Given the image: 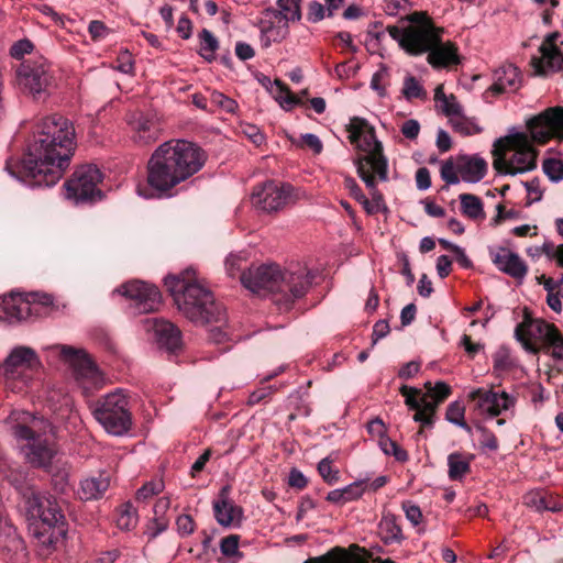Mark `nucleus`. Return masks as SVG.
Returning a JSON list of instances; mask_svg holds the SVG:
<instances>
[{
  "label": "nucleus",
  "mask_w": 563,
  "mask_h": 563,
  "mask_svg": "<svg viewBox=\"0 0 563 563\" xmlns=\"http://www.w3.org/2000/svg\"><path fill=\"white\" fill-rule=\"evenodd\" d=\"M33 47V43L30 40H20L11 46L10 55L14 58H22L25 54L31 53Z\"/></svg>",
  "instance_id": "0e129e2a"
},
{
  "label": "nucleus",
  "mask_w": 563,
  "mask_h": 563,
  "mask_svg": "<svg viewBox=\"0 0 563 563\" xmlns=\"http://www.w3.org/2000/svg\"><path fill=\"white\" fill-rule=\"evenodd\" d=\"M349 139L352 144L363 151L365 155L355 162L360 178L366 187L374 186V176L379 180H388V163L383 154V144L377 140L375 130L365 120H358L351 124Z\"/></svg>",
  "instance_id": "0eeeda50"
},
{
  "label": "nucleus",
  "mask_w": 563,
  "mask_h": 563,
  "mask_svg": "<svg viewBox=\"0 0 563 563\" xmlns=\"http://www.w3.org/2000/svg\"><path fill=\"white\" fill-rule=\"evenodd\" d=\"M371 191L372 199H367L366 196L360 201V203L363 206L365 211L368 214H376L379 211H382L384 206V200L382 194L376 188V180L374 179V186L367 187Z\"/></svg>",
  "instance_id": "c03bdc74"
},
{
  "label": "nucleus",
  "mask_w": 563,
  "mask_h": 563,
  "mask_svg": "<svg viewBox=\"0 0 563 563\" xmlns=\"http://www.w3.org/2000/svg\"><path fill=\"white\" fill-rule=\"evenodd\" d=\"M200 49L199 54L207 60H212L214 58V53L219 47L218 40L214 35L207 29H203L200 34Z\"/></svg>",
  "instance_id": "79ce46f5"
},
{
  "label": "nucleus",
  "mask_w": 563,
  "mask_h": 563,
  "mask_svg": "<svg viewBox=\"0 0 563 563\" xmlns=\"http://www.w3.org/2000/svg\"><path fill=\"white\" fill-rule=\"evenodd\" d=\"M556 333L559 331L553 324L541 319H533L528 312H525L522 322L515 330L516 339L522 343L527 351L532 352H536L532 341L548 344Z\"/></svg>",
  "instance_id": "a211bd4d"
},
{
  "label": "nucleus",
  "mask_w": 563,
  "mask_h": 563,
  "mask_svg": "<svg viewBox=\"0 0 563 563\" xmlns=\"http://www.w3.org/2000/svg\"><path fill=\"white\" fill-rule=\"evenodd\" d=\"M478 431L481 433V446L485 450L496 451L498 449V441L495 434L484 427H478Z\"/></svg>",
  "instance_id": "e2e57ef3"
},
{
  "label": "nucleus",
  "mask_w": 563,
  "mask_h": 563,
  "mask_svg": "<svg viewBox=\"0 0 563 563\" xmlns=\"http://www.w3.org/2000/svg\"><path fill=\"white\" fill-rule=\"evenodd\" d=\"M468 397L476 401L481 413L489 417H497L503 412L512 410L517 402V397L505 390L495 391L493 389L476 388L470 393Z\"/></svg>",
  "instance_id": "aec40b11"
},
{
  "label": "nucleus",
  "mask_w": 563,
  "mask_h": 563,
  "mask_svg": "<svg viewBox=\"0 0 563 563\" xmlns=\"http://www.w3.org/2000/svg\"><path fill=\"white\" fill-rule=\"evenodd\" d=\"M27 528L40 545L49 549L66 534L65 517L56 500L44 493L24 495Z\"/></svg>",
  "instance_id": "423d86ee"
},
{
  "label": "nucleus",
  "mask_w": 563,
  "mask_h": 563,
  "mask_svg": "<svg viewBox=\"0 0 563 563\" xmlns=\"http://www.w3.org/2000/svg\"><path fill=\"white\" fill-rule=\"evenodd\" d=\"M365 479H357L345 487L333 489L328 493L325 499L335 505H344L356 500L365 493Z\"/></svg>",
  "instance_id": "7c9ffc66"
},
{
  "label": "nucleus",
  "mask_w": 563,
  "mask_h": 563,
  "mask_svg": "<svg viewBox=\"0 0 563 563\" xmlns=\"http://www.w3.org/2000/svg\"><path fill=\"white\" fill-rule=\"evenodd\" d=\"M452 128L462 135L478 134L483 129L474 118H467L463 113L451 119Z\"/></svg>",
  "instance_id": "a19ab883"
},
{
  "label": "nucleus",
  "mask_w": 563,
  "mask_h": 563,
  "mask_svg": "<svg viewBox=\"0 0 563 563\" xmlns=\"http://www.w3.org/2000/svg\"><path fill=\"white\" fill-rule=\"evenodd\" d=\"M301 0H277L276 8H272L273 12L280 20H285L287 24L289 22L299 21L301 18L300 11Z\"/></svg>",
  "instance_id": "c9c22d12"
},
{
  "label": "nucleus",
  "mask_w": 563,
  "mask_h": 563,
  "mask_svg": "<svg viewBox=\"0 0 563 563\" xmlns=\"http://www.w3.org/2000/svg\"><path fill=\"white\" fill-rule=\"evenodd\" d=\"M110 486V477L106 473L87 477L80 482L78 495L82 500L101 498Z\"/></svg>",
  "instance_id": "c756f323"
},
{
  "label": "nucleus",
  "mask_w": 563,
  "mask_h": 563,
  "mask_svg": "<svg viewBox=\"0 0 563 563\" xmlns=\"http://www.w3.org/2000/svg\"><path fill=\"white\" fill-rule=\"evenodd\" d=\"M164 482L162 479L150 481L137 489L135 499L145 503L164 490Z\"/></svg>",
  "instance_id": "de8ad7c7"
},
{
  "label": "nucleus",
  "mask_w": 563,
  "mask_h": 563,
  "mask_svg": "<svg viewBox=\"0 0 563 563\" xmlns=\"http://www.w3.org/2000/svg\"><path fill=\"white\" fill-rule=\"evenodd\" d=\"M401 93L406 100L427 98L426 90L420 85V82L411 75L405 78Z\"/></svg>",
  "instance_id": "37998d69"
},
{
  "label": "nucleus",
  "mask_w": 563,
  "mask_h": 563,
  "mask_svg": "<svg viewBox=\"0 0 563 563\" xmlns=\"http://www.w3.org/2000/svg\"><path fill=\"white\" fill-rule=\"evenodd\" d=\"M292 187L288 184L278 185L275 181H266L256 187L252 192V203L265 212H274L283 209L290 200Z\"/></svg>",
  "instance_id": "f3484780"
},
{
  "label": "nucleus",
  "mask_w": 563,
  "mask_h": 563,
  "mask_svg": "<svg viewBox=\"0 0 563 563\" xmlns=\"http://www.w3.org/2000/svg\"><path fill=\"white\" fill-rule=\"evenodd\" d=\"M168 528V520L165 517L153 518L146 533L150 539L156 538Z\"/></svg>",
  "instance_id": "338daca9"
},
{
  "label": "nucleus",
  "mask_w": 563,
  "mask_h": 563,
  "mask_svg": "<svg viewBox=\"0 0 563 563\" xmlns=\"http://www.w3.org/2000/svg\"><path fill=\"white\" fill-rule=\"evenodd\" d=\"M51 423L33 417L30 424L18 423L13 427V435L19 441H25L20 451L33 467L52 471V464L57 456L55 444L46 437Z\"/></svg>",
  "instance_id": "1a4fd4ad"
},
{
  "label": "nucleus",
  "mask_w": 563,
  "mask_h": 563,
  "mask_svg": "<svg viewBox=\"0 0 563 563\" xmlns=\"http://www.w3.org/2000/svg\"><path fill=\"white\" fill-rule=\"evenodd\" d=\"M125 123L132 142L139 146H148L155 143L162 133L159 119L154 112L129 111L125 114Z\"/></svg>",
  "instance_id": "2eb2a0df"
},
{
  "label": "nucleus",
  "mask_w": 563,
  "mask_h": 563,
  "mask_svg": "<svg viewBox=\"0 0 563 563\" xmlns=\"http://www.w3.org/2000/svg\"><path fill=\"white\" fill-rule=\"evenodd\" d=\"M325 16V8L318 1H311L308 5L307 20L317 23Z\"/></svg>",
  "instance_id": "69168bd1"
},
{
  "label": "nucleus",
  "mask_w": 563,
  "mask_h": 563,
  "mask_svg": "<svg viewBox=\"0 0 563 563\" xmlns=\"http://www.w3.org/2000/svg\"><path fill=\"white\" fill-rule=\"evenodd\" d=\"M206 159V153L189 141H167L154 151L147 163L148 185L166 192L197 174Z\"/></svg>",
  "instance_id": "7ed1b4c3"
},
{
  "label": "nucleus",
  "mask_w": 563,
  "mask_h": 563,
  "mask_svg": "<svg viewBox=\"0 0 563 563\" xmlns=\"http://www.w3.org/2000/svg\"><path fill=\"white\" fill-rule=\"evenodd\" d=\"M139 516L131 503L124 504L117 518V526L120 530L130 531L137 525Z\"/></svg>",
  "instance_id": "ea45409f"
},
{
  "label": "nucleus",
  "mask_w": 563,
  "mask_h": 563,
  "mask_svg": "<svg viewBox=\"0 0 563 563\" xmlns=\"http://www.w3.org/2000/svg\"><path fill=\"white\" fill-rule=\"evenodd\" d=\"M26 298H30L34 306L36 305V310L33 312L34 317L41 316L43 309L53 305V297L48 294L32 292L26 295Z\"/></svg>",
  "instance_id": "5fc2aeb1"
},
{
  "label": "nucleus",
  "mask_w": 563,
  "mask_h": 563,
  "mask_svg": "<svg viewBox=\"0 0 563 563\" xmlns=\"http://www.w3.org/2000/svg\"><path fill=\"white\" fill-rule=\"evenodd\" d=\"M303 563H363L362 560L351 553L349 550L334 547L325 554L314 558H309Z\"/></svg>",
  "instance_id": "2f4dec72"
},
{
  "label": "nucleus",
  "mask_w": 563,
  "mask_h": 563,
  "mask_svg": "<svg viewBox=\"0 0 563 563\" xmlns=\"http://www.w3.org/2000/svg\"><path fill=\"white\" fill-rule=\"evenodd\" d=\"M247 261L245 252L230 254L225 260V271L230 277H235L242 269V264Z\"/></svg>",
  "instance_id": "603ef678"
},
{
  "label": "nucleus",
  "mask_w": 563,
  "mask_h": 563,
  "mask_svg": "<svg viewBox=\"0 0 563 563\" xmlns=\"http://www.w3.org/2000/svg\"><path fill=\"white\" fill-rule=\"evenodd\" d=\"M176 527L180 537H188L195 531L196 525L191 516L180 515L176 519Z\"/></svg>",
  "instance_id": "052dcab7"
},
{
  "label": "nucleus",
  "mask_w": 563,
  "mask_h": 563,
  "mask_svg": "<svg viewBox=\"0 0 563 563\" xmlns=\"http://www.w3.org/2000/svg\"><path fill=\"white\" fill-rule=\"evenodd\" d=\"M239 541L240 537L238 534H230L223 538L220 542V551L224 556H234L239 553Z\"/></svg>",
  "instance_id": "4d7b16f0"
},
{
  "label": "nucleus",
  "mask_w": 563,
  "mask_h": 563,
  "mask_svg": "<svg viewBox=\"0 0 563 563\" xmlns=\"http://www.w3.org/2000/svg\"><path fill=\"white\" fill-rule=\"evenodd\" d=\"M16 81L21 89L34 98H42L54 85V75L47 60L38 57L20 64L16 68Z\"/></svg>",
  "instance_id": "ddd939ff"
},
{
  "label": "nucleus",
  "mask_w": 563,
  "mask_h": 563,
  "mask_svg": "<svg viewBox=\"0 0 563 563\" xmlns=\"http://www.w3.org/2000/svg\"><path fill=\"white\" fill-rule=\"evenodd\" d=\"M213 512L217 522L222 527L240 526L243 510L228 498V487H223L220 498L213 503Z\"/></svg>",
  "instance_id": "bb28decb"
},
{
  "label": "nucleus",
  "mask_w": 563,
  "mask_h": 563,
  "mask_svg": "<svg viewBox=\"0 0 563 563\" xmlns=\"http://www.w3.org/2000/svg\"><path fill=\"white\" fill-rule=\"evenodd\" d=\"M378 532L385 544L398 543L404 539L400 526L394 515H384L378 523Z\"/></svg>",
  "instance_id": "473e14b6"
},
{
  "label": "nucleus",
  "mask_w": 563,
  "mask_h": 563,
  "mask_svg": "<svg viewBox=\"0 0 563 563\" xmlns=\"http://www.w3.org/2000/svg\"><path fill=\"white\" fill-rule=\"evenodd\" d=\"M440 175L446 185H457L461 180V176L457 172V164L454 165L452 159H446L442 163Z\"/></svg>",
  "instance_id": "3c124183"
},
{
  "label": "nucleus",
  "mask_w": 563,
  "mask_h": 563,
  "mask_svg": "<svg viewBox=\"0 0 563 563\" xmlns=\"http://www.w3.org/2000/svg\"><path fill=\"white\" fill-rule=\"evenodd\" d=\"M559 36L558 32L548 34L545 41L540 46L541 57L532 59V65L538 74L548 75L562 68L563 54L555 44Z\"/></svg>",
  "instance_id": "5701e85b"
},
{
  "label": "nucleus",
  "mask_w": 563,
  "mask_h": 563,
  "mask_svg": "<svg viewBox=\"0 0 563 563\" xmlns=\"http://www.w3.org/2000/svg\"><path fill=\"white\" fill-rule=\"evenodd\" d=\"M47 361H62L73 372L75 379L85 385L99 387L103 382V375L82 349H77L65 344H54L45 346Z\"/></svg>",
  "instance_id": "9b49d317"
},
{
  "label": "nucleus",
  "mask_w": 563,
  "mask_h": 563,
  "mask_svg": "<svg viewBox=\"0 0 563 563\" xmlns=\"http://www.w3.org/2000/svg\"><path fill=\"white\" fill-rule=\"evenodd\" d=\"M74 150L73 123L60 114L46 115L34 123L23 159H8L5 170L27 187H52L68 167Z\"/></svg>",
  "instance_id": "f257e3e1"
},
{
  "label": "nucleus",
  "mask_w": 563,
  "mask_h": 563,
  "mask_svg": "<svg viewBox=\"0 0 563 563\" xmlns=\"http://www.w3.org/2000/svg\"><path fill=\"white\" fill-rule=\"evenodd\" d=\"M547 345H550L553 347L552 350V357L558 360V361H561L563 362V336L562 334L559 332L556 333L553 339H551L549 341V343Z\"/></svg>",
  "instance_id": "774afa93"
},
{
  "label": "nucleus",
  "mask_w": 563,
  "mask_h": 563,
  "mask_svg": "<svg viewBox=\"0 0 563 563\" xmlns=\"http://www.w3.org/2000/svg\"><path fill=\"white\" fill-rule=\"evenodd\" d=\"M102 174L95 165H84L77 168L71 178L65 183L66 198L76 205L101 199L98 188Z\"/></svg>",
  "instance_id": "4468645a"
},
{
  "label": "nucleus",
  "mask_w": 563,
  "mask_h": 563,
  "mask_svg": "<svg viewBox=\"0 0 563 563\" xmlns=\"http://www.w3.org/2000/svg\"><path fill=\"white\" fill-rule=\"evenodd\" d=\"M401 508L405 512L407 520L415 527L422 521V511L419 506L411 501H404Z\"/></svg>",
  "instance_id": "bf43d9fd"
},
{
  "label": "nucleus",
  "mask_w": 563,
  "mask_h": 563,
  "mask_svg": "<svg viewBox=\"0 0 563 563\" xmlns=\"http://www.w3.org/2000/svg\"><path fill=\"white\" fill-rule=\"evenodd\" d=\"M36 305L26 295L12 292L0 300V320L8 323L25 321L33 317Z\"/></svg>",
  "instance_id": "4be33fe9"
},
{
  "label": "nucleus",
  "mask_w": 563,
  "mask_h": 563,
  "mask_svg": "<svg viewBox=\"0 0 563 563\" xmlns=\"http://www.w3.org/2000/svg\"><path fill=\"white\" fill-rule=\"evenodd\" d=\"M434 99L440 103L442 112L450 118H456L463 113V108L454 95L446 96L442 86H438L434 90Z\"/></svg>",
  "instance_id": "f704fd0d"
},
{
  "label": "nucleus",
  "mask_w": 563,
  "mask_h": 563,
  "mask_svg": "<svg viewBox=\"0 0 563 563\" xmlns=\"http://www.w3.org/2000/svg\"><path fill=\"white\" fill-rule=\"evenodd\" d=\"M210 101L214 106L223 109L224 111H227L229 113H233L235 111V109L238 108V104L233 99L227 97L225 95H223L220 91H212L211 96H210Z\"/></svg>",
  "instance_id": "6e6d98bb"
},
{
  "label": "nucleus",
  "mask_w": 563,
  "mask_h": 563,
  "mask_svg": "<svg viewBox=\"0 0 563 563\" xmlns=\"http://www.w3.org/2000/svg\"><path fill=\"white\" fill-rule=\"evenodd\" d=\"M144 328L153 334L154 340L161 349L175 352L181 346V332L172 322L165 319L147 318L144 320Z\"/></svg>",
  "instance_id": "412c9836"
},
{
  "label": "nucleus",
  "mask_w": 563,
  "mask_h": 563,
  "mask_svg": "<svg viewBox=\"0 0 563 563\" xmlns=\"http://www.w3.org/2000/svg\"><path fill=\"white\" fill-rule=\"evenodd\" d=\"M115 291L133 301V308L137 313H150L158 309L162 296L154 285L141 280H131L123 284Z\"/></svg>",
  "instance_id": "dca6fc26"
},
{
  "label": "nucleus",
  "mask_w": 563,
  "mask_h": 563,
  "mask_svg": "<svg viewBox=\"0 0 563 563\" xmlns=\"http://www.w3.org/2000/svg\"><path fill=\"white\" fill-rule=\"evenodd\" d=\"M379 448L386 455H391L398 462L408 461V453L388 437L379 439Z\"/></svg>",
  "instance_id": "49530a36"
},
{
  "label": "nucleus",
  "mask_w": 563,
  "mask_h": 563,
  "mask_svg": "<svg viewBox=\"0 0 563 563\" xmlns=\"http://www.w3.org/2000/svg\"><path fill=\"white\" fill-rule=\"evenodd\" d=\"M544 174L554 183L563 179V162L556 158H548L543 162Z\"/></svg>",
  "instance_id": "8fccbe9b"
},
{
  "label": "nucleus",
  "mask_w": 563,
  "mask_h": 563,
  "mask_svg": "<svg viewBox=\"0 0 563 563\" xmlns=\"http://www.w3.org/2000/svg\"><path fill=\"white\" fill-rule=\"evenodd\" d=\"M406 27L389 26V35L411 55L428 54V62L434 68L460 63L456 46L441 42V30L437 29L424 13L416 12Z\"/></svg>",
  "instance_id": "20e7f679"
},
{
  "label": "nucleus",
  "mask_w": 563,
  "mask_h": 563,
  "mask_svg": "<svg viewBox=\"0 0 563 563\" xmlns=\"http://www.w3.org/2000/svg\"><path fill=\"white\" fill-rule=\"evenodd\" d=\"M448 475L452 481H461L471 470V457L454 452L448 456Z\"/></svg>",
  "instance_id": "72a5a7b5"
},
{
  "label": "nucleus",
  "mask_w": 563,
  "mask_h": 563,
  "mask_svg": "<svg viewBox=\"0 0 563 563\" xmlns=\"http://www.w3.org/2000/svg\"><path fill=\"white\" fill-rule=\"evenodd\" d=\"M521 84L519 69L512 64L498 67L493 75L490 90L494 93L516 91Z\"/></svg>",
  "instance_id": "cd10ccee"
},
{
  "label": "nucleus",
  "mask_w": 563,
  "mask_h": 563,
  "mask_svg": "<svg viewBox=\"0 0 563 563\" xmlns=\"http://www.w3.org/2000/svg\"><path fill=\"white\" fill-rule=\"evenodd\" d=\"M426 388L431 398L439 404L444 400L451 393V388L443 382H438L434 386L430 382L426 383Z\"/></svg>",
  "instance_id": "13d9d810"
},
{
  "label": "nucleus",
  "mask_w": 563,
  "mask_h": 563,
  "mask_svg": "<svg viewBox=\"0 0 563 563\" xmlns=\"http://www.w3.org/2000/svg\"><path fill=\"white\" fill-rule=\"evenodd\" d=\"M523 501L527 506L534 508L538 511L550 510L559 511L561 508L552 503L544 493L542 492H530L523 497Z\"/></svg>",
  "instance_id": "58836bf2"
},
{
  "label": "nucleus",
  "mask_w": 563,
  "mask_h": 563,
  "mask_svg": "<svg viewBox=\"0 0 563 563\" xmlns=\"http://www.w3.org/2000/svg\"><path fill=\"white\" fill-rule=\"evenodd\" d=\"M389 77V69L386 65L380 64L378 69L373 74L371 79V88L377 92L380 98L387 96L386 81Z\"/></svg>",
  "instance_id": "a18cd8bd"
},
{
  "label": "nucleus",
  "mask_w": 563,
  "mask_h": 563,
  "mask_svg": "<svg viewBox=\"0 0 563 563\" xmlns=\"http://www.w3.org/2000/svg\"><path fill=\"white\" fill-rule=\"evenodd\" d=\"M459 199L461 201V210L463 214L473 220L484 219L485 213L483 202L479 197L472 194H461Z\"/></svg>",
  "instance_id": "e433bc0d"
},
{
  "label": "nucleus",
  "mask_w": 563,
  "mask_h": 563,
  "mask_svg": "<svg viewBox=\"0 0 563 563\" xmlns=\"http://www.w3.org/2000/svg\"><path fill=\"white\" fill-rule=\"evenodd\" d=\"M260 42L262 47L268 48L273 43H280L289 34V24L275 15L273 9H266L260 21Z\"/></svg>",
  "instance_id": "a878e982"
},
{
  "label": "nucleus",
  "mask_w": 563,
  "mask_h": 563,
  "mask_svg": "<svg viewBox=\"0 0 563 563\" xmlns=\"http://www.w3.org/2000/svg\"><path fill=\"white\" fill-rule=\"evenodd\" d=\"M445 417L451 423L461 427L467 432L472 431L471 427L464 421V407L460 402L454 401L450 404Z\"/></svg>",
  "instance_id": "09e8293b"
},
{
  "label": "nucleus",
  "mask_w": 563,
  "mask_h": 563,
  "mask_svg": "<svg viewBox=\"0 0 563 563\" xmlns=\"http://www.w3.org/2000/svg\"><path fill=\"white\" fill-rule=\"evenodd\" d=\"M401 395L405 397V402L411 410H418L420 408V391L416 388L404 385L400 388Z\"/></svg>",
  "instance_id": "680f3d73"
},
{
  "label": "nucleus",
  "mask_w": 563,
  "mask_h": 563,
  "mask_svg": "<svg viewBox=\"0 0 563 563\" xmlns=\"http://www.w3.org/2000/svg\"><path fill=\"white\" fill-rule=\"evenodd\" d=\"M239 278L252 292L260 296H279L275 302L287 307L307 292L313 276L302 267L295 272H282L278 265H261L242 272Z\"/></svg>",
  "instance_id": "39448f33"
},
{
  "label": "nucleus",
  "mask_w": 563,
  "mask_h": 563,
  "mask_svg": "<svg viewBox=\"0 0 563 563\" xmlns=\"http://www.w3.org/2000/svg\"><path fill=\"white\" fill-rule=\"evenodd\" d=\"M318 472L328 484H334L339 479V471L332 468L330 457H324L318 463Z\"/></svg>",
  "instance_id": "864d4df0"
},
{
  "label": "nucleus",
  "mask_w": 563,
  "mask_h": 563,
  "mask_svg": "<svg viewBox=\"0 0 563 563\" xmlns=\"http://www.w3.org/2000/svg\"><path fill=\"white\" fill-rule=\"evenodd\" d=\"M42 367L40 356L30 346L16 345L3 362V376L7 387L21 391Z\"/></svg>",
  "instance_id": "f8f14e48"
},
{
  "label": "nucleus",
  "mask_w": 563,
  "mask_h": 563,
  "mask_svg": "<svg viewBox=\"0 0 563 563\" xmlns=\"http://www.w3.org/2000/svg\"><path fill=\"white\" fill-rule=\"evenodd\" d=\"M92 417L111 435L122 437L132 427L128 394L118 388L89 404Z\"/></svg>",
  "instance_id": "9d476101"
},
{
  "label": "nucleus",
  "mask_w": 563,
  "mask_h": 563,
  "mask_svg": "<svg viewBox=\"0 0 563 563\" xmlns=\"http://www.w3.org/2000/svg\"><path fill=\"white\" fill-rule=\"evenodd\" d=\"M271 93L274 99L279 103V106L286 110H291L295 106H297L300 101L299 99L291 93V91L286 87L282 81L275 80L272 88Z\"/></svg>",
  "instance_id": "4c0bfd02"
},
{
  "label": "nucleus",
  "mask_w": 563,
  "mask_h": 563,
  "mask_svg": "<svg viewBox=\"0 0 563 563\" xmlns=\"http://www.w3.org/2000/svg\"><path fill=\"white\" fill-rule=\"evenodd\" d=\"M178 310L196 324L218 323L209 329V340L223 343L229 339L224 330L225 311L214 301L212 292L197 277L196 271L188 267L179 275L167 276L164 280Z\"/></svg>",
  "instance_id": "f03ea898"
},
{
  "label": "nucleus",
  "mask_w": 563,
  "mask_h": 563,
  "mask_svg": "<svg viewBox=\"0 0 563 563\" xmlns=\"http://www.w3.org/2000/svg\"><path fill=\"white\" fill-rule=\"evenodd\" d=\"M533 141L545 143L551 137H563V108H551L527 123Z\"/></svg>",
  "instance_id": "6ab92c4d"
},
{
  "label": "nucleus",
  "mask_w": 563,
  "mask_h": 563,
  "mask_svg": "<svg viewBox=\"0 0 563 563\" xmlns=\"http://www.w3.org/2000/svg\"><path fill=\"white\" fill-rule=\"evenodd\" d=\"M493 155V165L498 173L515 176L537 167V153L522 132H512L497 139L494 142Z\"/></svg>",
  "instance_id": "6e6552de"
},
{
  "label": "nucleus",
  "mask_w": 563,
  "mask_h": 563,
  "mask_svg": "<svg viewBox=\"0 0 563 563\" xmlns=\"http://www.w3.org/2000/svg\"><path fill=\"white\" fill-rule=\"evenodd\" d=\"M457 172L465 183L481 181L487 172V163L479 156H461L457 159Z\"/></svg>",
  "instance_id": "c85d7f7f"
},
{
  "label": "nucleus",
  "mask_w": 563,
  "mask_h": 563,
  "mask_svg": "<svg viewBox=\"0 0 563 563\" xmlns=\"http://www.w3.org/2000/svg\"><path fill=\"white\" fill-rule=\"evenodd\" d=\"M489 255L500 272L519 280L526 277L528 267L517 253L507 247L498 246L490 247Z\"/></svg>",
  "instance_id": "393cba45"
},
{
  "label": "nucleus",
  "mask_w": 563,
  "mask_h": 563,
  "mask_svg": "<svg viewBox=\"0 0 563 563\" xmlns=\"http://www.w3.org/2000/svg\"><path fill=\"white\" fill-rule=\"evenodd\" d=\"M0 551L8 553L11 559L20 561L26 558L23 539L16 533L14 526L8 519L0 503Z\"/></svg>",
  "instance_id": "b1692460"
}]
</instances>
